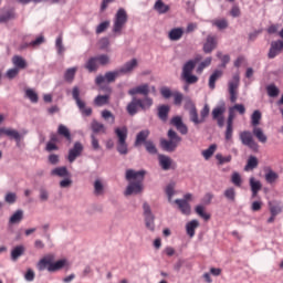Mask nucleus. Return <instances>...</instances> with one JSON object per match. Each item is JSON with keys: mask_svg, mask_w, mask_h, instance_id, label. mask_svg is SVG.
Here are the masks:
<instances>
[{"mask_svg": "<svg viewBox=\"0 0 283 283\" xmlns=\"http://www.w3.org/2000/svg\"><path fill=\"white\" fill-rule=\"evenodd\" d=\"M138 67V60L132 59L126 62L120 69L115 71H108L105 75H97L95 78V85H103V83H114L118 76H125V74H132L134 70Z\"/></svg>", "mask_w": 283, "mask_h": 283, "instance_id": "nucleus-1", "label": "nucleus"}, {"mask_svg": "<svg viewBox=\"0 0 283 283\" xmlns=\"http://www.w3.org/2000/svg\"><path fill=\"white\" fill-rule=\"evenodd\" d=\"M145 170H126V180L129 182L124 191V196H138L143 191V182L145 180Z\"/></svg>", "mask_w": 283, "mask_h": 283, "instance_id": "nucleus-2", "label": "nucleus"}, {"mask_svg": "<svg viewBox=\"0 0 283 283\" xmlns=\"http://www.w3.org/2000/svg\"><path fill=\"white\" fill-rule=\"evenodd\" d=\"M167 137L168 139L166 138L160 139V147L164 151L171 154L176 149H178V146L180 145V143H182V137L179 136L178 133H176V130L171 128L168 130Z\"/></svg>", "mask_w": 283, "mask_h": 283, "instance_id": "nucleus-3", "label": "nucleus"}, {"mask_svg": "<svg viewBox=\"0 0 283 283\" xmlns=\"http://www.w3.org/2000/svg\"><path fill=\"white\" fill-rule=\"evenodd\" d=\"M114 133L117 136L118 154H120V156H127L129 154V145L127 144L129 130H127V126L116 127Z\"/></svg>", "mask_w": 283, "mask_h": 283, "instance_id": "nucleus-4", "label": "nucleus"}, {"mask_svg": "<svg viewBox=\"0 0 283 283\" xmlns=\"http://www.w3.org/2000/svg\"><path fill=\"white\" fill-rule=\"evenodd\" d=\"M36 266L39 271H45L46 269L49 273H56V271H61V269L67 266V259H61L56 262H52V259L43 258L38 262Z\"/></svg>", "mask_w": 283, "mask_h": 283, "instance_id": "nucleus-5", "label": "nucleus"}, {"mask_svg": "<svg viewBox=\"0 0 283 283\" xmlns=\"http://www.w3.org/2000/svg\"><path fill=\"white\" fill-rule=\"evenodd\" d=\"M198 64V60H189L182 66L181 78L188 85H193L198 83V76L192 75L193 70H196V65Z\"/></svg>", "mask_w": 283, "mask_h": 283, "instance_id": "nucleus-6", "label": "nucleus"}, {"mask_svg": "<svg viewBox=\"0 0 283 283\" xmlns=\"http://www.w3.org/2000/svg\"><path fill=\"white\" fill-rule=\"evenodd\" d=\"M98 65H109V55L107 54H99L97 56H92L87 60L84 67L87 72H97Z\"/></svg>", "mask_w": 283, "mask_h": 283, "instance_id": "nucleus-7", "label": "nucleus"}, {"mask_svg": "<svg viewBox=\"0 0 283 283\" xmlns=\"http://www.w3.org/2000/svg\"><path fill=\"white\" fill-rule=\"evenodd\" d=\"M125 23H127V11L122 8L118 9L117 13L115 14L113 23L114 36H120L123 28H125Z\"/></svg>", "mask_w": 283, "mask_h": 283, "instance_id": "nucleus-8", "label": "nucleus"}, {"mask_svg": "<svg viewBox=\"0 0 283 283\" xmlns=\"http://www.w3.org/2000/svg\"><path fill=\"white\" fill-rule=\"evenodd\" d=\"M189 116L193 125H202V123H205V120H207V117L209 116V105L206 104L200 111V117L198 116V109L196 108V106H192L189 111Z\"/></svg>", "mask_w": 283, "mask_h": 283, "instance_id": "nucleus-9", "label": "nucleus"}, {"mask_svg": "<svg viewBox=\"0 0 283 283\" xmlns=\"http://www.w3.org/2000/svg\"><path fill=\"white\" fill-rule=\"evenodd\" d=\"M145 227L148 231H156V216L151 212V206L149 203H143Z\"/></svg>", "mask_w": 283, "mask_h": 283, "instance_id": "nucleus-10", "label": "nucleus"}, {"mask_svg": "<svg viewBox=\"0 0 283 283\" xmlns=\"http://www.w3.org/2000/svg\"><path fill=\"white\" fill-rule=\"evenodd\" d=\"M72 97L75 101L82 116H90L92 114V107H85V102L81 99V90L78 86L73 87Z\"/></svg>", "mask_w": 283, "mask_h": 283, "instance_id": "nucleus-11", "label": "nucleus"}, {"mask_svg": "<svg viewBox=\"0 0 283 283\" xmlns=\"http://www.w3.org/2000/svg\"><path fill=\"white\" fill-rule=\"evenodd\" d=\"M229 85V94L231 103H235L238 101V87H240V74H234L232 76V81L228 83Z\"/></svg>", "mask_w": 283, "mask_h": 283, "instance_id": "nucleus-12", "label": "nucleus"}, {"mask_svg": "<svg viewBox=\"0 0 283 283\" xmlns=\"http://www.w3.org/2000/svg\"><path fill=\"white\" fill-rule=\"evenodd\" d=\"M239 138L242 145H245V147H249L250 149H253V151H256L259 146L258 143H255V140L253 139V134H251V132H241Z\"/></svg>", "mask_w": 283, "mask_h": 283, "instance_id": "nucleus-13", "label": "nucleus"}, {"mask_svg": "<svg viewBox=\"0 0 283 283\" xmlns=\"http://www.w3.org/2000/svg\"><path fill=\"white\" fill-rule=\"evenodd\" d=\"M1 134H4V136H8L9 138H14L17 146L19 147V144L21 143V139L27 136L28 130L23 129L21 133H19L17 129L12 128H1Z\"/></svg>", "mask_w": 283, "mask_h": 283, "instance_id": "nucleus-14", "label": "nucleus"}, {"mask_svg": "<svg viewBox=\"0 0 283 283\" xmlns=\"http://www.w3.org/2000/svg\"><path fill=\"white\" fill-rule=\"evenodd\" d=\"M83 149H84L83 144L81 142H75L73 147L69 149V155H67L69 163H74V160H76V158H78L81 154H83Z\"/></svg>", "mask_w": 283, "mask_h": 283, "instance_id": "nucleus-15", "label": "nucleus"}, {"mask_svg": "<svg viewBox=\"0 0 283 283\" xmlns=\"http://www.w3.org/2000/svg\"><path fill=\"white\" fill-rule=\"evenodd\" d=\"M170 125L176 127L177 132H180L182 136H187V134H189V128L185 125V122H182L181 116H174L170 119Z\"/></svg>", "mask_w": 283, "mask_h": 283, "instance_id": "nucleus-16", "label": "nucleus"}, {"mask_svg": "<svg viewBox=\"0 0 283 283\" xmlns=\"http://www.w3.org/2000/svg\"><path fill=\"white\" fill-rule=\"evenodd\" d=\"M283 50V41L277 40V41H272L270 45V50L268 53V59H275L279 54L282 53Z\"/></svg>", "mask_w": 283, "mask_h": 283, "instance_id": "nucleus-17", "label": "nucleus"}, {"mask_svg": "<svg viewBox=\"0 0 283 283\" xmlns=\"http://www.w3.org/2000/svg\"><path fill=\"white\" fill-rule=\"evenodd\" d=\"M233 118H234L233 113L230 111L228 120H227V128L224 133V138L227 143L231 142L233 138Z\"/></svg>", "mask_w": 283, "mask_h": 283, "instance_id": "nucleus-18", "label": "nucleus"}, {"mask_svg": "<svg viewBox=\"0 0 283 283\" xmlns=\"http://www.w3.org/2000/svg\"><path fill=\"white\" fill-rule=\"evenodd\" d=\"M170 111L171 108L169 107V105L163 104L157 107V116L159 120H161V123H167V120H169Z\"/></svg>", "mask_w": 283, "mask_h": 283, "instance_id": "nucleus-19", "label": "nucleus"}, {"mask_svg": "<svg viewBox=\"0 0 283 283\" xmlns=\"http://www.w3.org/2000/svg\"><path fill=\"white\" fill-rule=\"evenodd\" d=\"M159 167H161L163 171H169L171 169V165H174V160L171 157L167 155H158Z\"/></svg>", "mask_w": 283, "mask_h": 283, "instance_id": "nucleus-20", "label": "nucleus"}, {"mask_svg": "<svg viewBox=\"0 0 283 283\" xmlns=\"http://www.w3.org/2000/svg\"><path fill=\"white\" fill-rule=\"evenodd\" d=\"M129 96H136V94H142V96H149V84H142L139 86L133 87L128 91Z\"/></svg>", "mask_w": 283, "mask_h": 283, "instance_id": "nucleus-21", "label": "nucleus"}, {"mask_svg": "<svg viewBox=\"0 0 283 283\" xmlns=\"http://www.w3.org/2000/svg\"><path fill=\"white\" fill-rule=\"evenodd\" d=\"M218 42L216 41V36L208 35L206 43L203 44V52L206 54H211L213 50H216Z\"/></svg>", "mask_w": 283, "mask_h": 283, "instance_id": "nucleus-22", "label": "nucleus"}, {"mask_svg": "<svg viewBox=\"0 0 283 283\" xmlns=\"http://www.w3.org/2000/svg\"><path fill=\"white\" fill-rule=\"evenodd\" d=\"M175 205H177L178 209L184 216H190L191 214V206L187 200L184 199H176Z\"/></svg>", "mask_w": 283, "mask_h": 283, "instance_id": "nucleus-23", "label": "nucleus"}, {"mask_svg": "<svg viewBox=\"0 0 283 283\" xmlns=\"http://www.w3.org/2000/svg\"><path fill=\"white\" fill-rule=\"evenodd\" d=\"M138 107H140V102L138 98L133 97L126 107V112L129 114V116H136V114H138Z\"/></svg>", "mask_w": 283, "mask_h": 283, "instance_id": "nucleus-24", "label": "nucleus"}, {"mask_svg": "<svg viewBox=\"0 0 283 283\" xmlns=\"http://www.w3.org/2000/svg\"><path fill=\"white\" fill-rule=\"evenodd\" d=\"M185 34V29L182 28H174L168 32L169 41H180Z\"/></svg>", "mask_w": 283, "mask_h": 283, "instance_id": "nucleus-25", "label": "nucleus"}, {"mask_svg": "<svg viewBox=\"0 0 283 283\" xmlns=\"http://www.w3.org/2000/svg\"><path fill=\"white\" fill-rule=\"evenodd\" d=\"M149 129H144L140 130L137 135H136V139H135V147H139V145H145V143H147V138H149Z\"/></svg>", "mask_w": 283, "mask_h": 283, "instance_id": "nucleus-26", "label": "nucleus"}, {"mask_svg": "<svg viewBox=\"0 0 283 283\" xmlns=\"http://www.w3.org/2000/svg\"><path fill=\"white\" fill-rule=\"evenodd\" d=\"M250 187L252 191V198H255L258 193L262 190V182L260 180L255 179V177L250 178Z\"/></svg>", "mask_w": 283, "mask_h": 283, "instance_id": "nucleus-27", "label": "nucleus"}, {"mask_svg": "<svg viewBox=\"0 0 283 283\" xmlns=\"http://www.w3.org/2000/svg\"><path fill=\"white\" fill-rule=\"evenodd\" d=\"M51 176H57L59 178H70V170L67 167L61 166L51 170Z\"/></svg>", "mask_w": 283, "mask_h": 283, "instance_id": "nucleus-28", "label": "nucleus"}, {"mask_svg": "<svg viewBox=\"0 0 283 283\" xmlns=\"http://www.w3.org/2000/svg\"><path fill=\"white\" fill-rule=\"evenodd\" d=\"M198 227H200V222H198V220L196 219L188 222L186 224L187 235H189V238H193V235H196V229H198Z\"/></svg>", "mask_w": 283, "mask_h": 283, "instance_id": "nucleus-29", "label": "nucleus"}, {"mask_svg": "<svg viewBox=\"0 0 283 283\" xmlns=\"http://www.w3.org/2000/svg\"><path fill=\"white\" fill-rule=\"evenodd\" d=\"M219 78H222V71L214 70L213 73L210 75L208 82L210 90H216V82L219 81Z\"/></svg>", "mask_w": 283, "mask_h": 283, "instance_id": "nucleus-30", "label": "nucleus"}, {"mask_svg": "<svg viewBox=\"0 0 283 283\" xmlns=\"http://www.w3.org/2000/svg\"><path fill=\"white\" fill-rule=\"evenodd\" d=\"M224 112H227V105L222 101L221 104L212 109V118H220L224 116Z\"/></svg>", "mask_w": 283, "mask_h": 283, "instance_id": "nucleus-31", "label": "nucleus"}, {"mask_svg": "<svg viewBox=\"0 0 283 283\" xmlns=\"http://www.w3.org/2000/svg\"><path fill=\"white\" fill-rule=\"evenodd\" d=\"M57 134L65 137L69 143H72V133H70V128H67V126L60 124L57 127Z\"/></svg>", "mask_w": 283, "mask_h": 283, "instance_id": "nucleus-32", "label": "nucleus"}, {"mask_svg": "<svg viewBox=\"0 0 283 283\" xmlns=\"http://www.w3.org/2000/svg\"><path fill=\"white\" fill-rule=\"evenodd\" d=\"M22 220H23V210L19 209L9 218V224L11 226L20 224Z\"/></svg>", "mask_w": 283, "mask_h": 283, "instance_id": "nucleus-33", "label": "nucleus"}, {"mask_svg": "<svg viewBox=\"0 0 283 283\" xmlns=\"http://www.w3.org/2000/svg\"><path fill=\"white\" fill-rule=\"evenodd\" d=\"M94 105L96 107H103V105H109V95H97L94 98Z\"/></svg>", "mask_w": 283, "mask_h": 283, "instance_id": "nucleus-34", "label": "nucleus"}, {"mask_svg": "<svg viewBox=\"0 0 283 283\" xmlns=\"http://www.w3.org/2000/svg\"><path fill=\"white\" fill-rule=\"evenodd\" d=\"M252 134H253V136H255V138L259 140V143H262V144L266 143L268 137L264 134V130H262V128L254 127L252 130Z\"/></svg>", "mask_w": 283, "mask_h": 283, "instance_id": "nucleus-35", "label": "nucleus"}, {"mask_svg": "<svg viewBox=\"0 0 283 283\" xmlns=\"http://www.w3.org/2000/svg\"><path fill=\"white\" fill-rule=\"evenodd\" d=\"M154 9L159 14H167V12H169V6L165 4V2H163V0H157L155 2Z\"/></svg>", "mask_w": 283, "mask_h": 283, "instance_id": "nucleus-36", "label": "nucleus"}, {"mask_svg": "<svg viewBox=\"0 0 283 283\" xmlns=\"http://www.w3.org/2000/svg\"><path fill=\"white\" fill-rule=\"evenodd\" d=\"M91 129H92L93 134H99V132H102V134H105V132H106L105 125L103 123H99L96 119H94L91 123Z\"/></svg>", "mask_w": 283, "mask_h": 283, "instance_id": "nucleus-37", "label": "nucleus"}, {"mask_svg": "<svg viewBox=\"0 0 283 283\" xmlns=\"http://www.w3.org/2000/svg\"><path fill=\"white\" fill-rule=\"evenodd\" d=\"M258 165H259L258 157L250 156L244 167V171H253V169L258 168Z\"/></svg>", "mask_w": 283, "mask_h": 283, "instance_id": "nucleus-38", "label": "nucleus"}, {"mask_svg": "<svg viewBox=\"0 0 283 283\" xmlns=\"http://www.w3.org/2000/svg\"><path fill=\"white\" fill-rule=\"evenodd\" d=\"M23 253H25V248L23 245H17L11 251V260H13V262L19 260V258H21V255H23Z\"/></svg>", "mask_w": 283, "mask_h": 283, "instance_id": "nucleus-39", "label": "nucleus"}, {"mask_svg": "<svg viewBox=\"0 0 283 283\" xmlns=\"http://www.w3.org/2000/svg\"><path fill=\"white\" fill-rule=\"evenodd\" d=\"M218 149V145L212 144L209 146L208 149L201 151V156H203L205 160H209L213 154H216V150Z\"/></svg>", "mask_w": 283, "mask_h": 283, "instance_id": "nucleus-40", "label": "nucleus"}, {"mask_svg": "<svg viewBox=\"0 0 283 283\" xmlns=\"http://www.w3.org/2000/svg\"><path fill=\"white\" fill-rule=\"evenodd\" d=\"M140 109H149L154 105V99L149 96H145L144 99L138 98Z\"/></svg>", "mask_w": 283, "mask_h": 283, "instance_id": "nucleus-41", "label": "nucleus"}, {"mask_svg": "<svg viewBox=\"0 0 283 283\" xmlns=\"http://www.w3.org/2000/svg\"><path fill=\"white\" fill-rule=\"evenodd\" d=\"M78 67H70L64 73V80L67 81V83H72L74 81V76H76V71Z\"/></svg>", "mask_w": 283, "mask_h": 283, "instance_id": "nucleus-42", "label": "nucleus"}, {"mask_svg": "<svg viewBox=\"0 0 283 283\" xmlns=\"http://www.w3.org/2000/svg\"><path fill=\"white\" fill-rule=\"evenodd\" d=\"M102 118H104V120H106V123H109L111 125H114L116 123V116L112 114V112L108 109L102 111Z\"/></svg>", "mask_w": 283, "mask_h": 283, "instance_id": "nucleus-43", "label": "nucleus"}, {"mask_svg": "<svg viewBox=\"0 0 283 283\" xmlns=\"http://www.w3.org/2000/svg\"><path fill=\"white\" fill-rule=\"evenodd\" d=\"M55 49L60 56L65 53V46L63 45V35H59L55 40Z\"/></svg>", "mask_w": 283, "mask_h": 283, "instance_id": "nucleus-44", "label": "nucleus"}, {"mask_svg": "<svg viewBox=\"0 0 283 283\" xmlns=\"http://www.w3.org/2000/svg\"><path fill=\"white\" fill-rule=\"evenodd\" d=\"M94 193L95 196H103V193H105V186H103L101 179L94 181Z\"/></svg>", "mask_w": 283, "mask_h": 283, "instance_id": "nucleus-45", "label": "nucleus"}, {"mask_svg": "<svg viewBox=\"0 0 283 283\" xmlns=\"http://www.w3.org/2000/svg\"><path fill=\"white\" fill-rule=\"evenodd\" d=\"M11 19H17V13L12 9L0 15V23H8Z\"/></svg>", "mask_w": 283, "mask_h": 283, "instance_id": "nucleus-46", "label": "nucleus"}, {"mask_svg": "<svg viewBox=\"0 0 283 283\" xmlns=\"http://www.w3.org/2000/svg\"><path fill=\"white\" fill-rule=\"evenodd\" d=\"M42 43H45V36L40 35L35 40L31 41L30 43H25L22 45V48H36L39 45H42Z\"/></svg>", "mask_w": 283, "mask_h": 283, "instance_id": "nucleus-47", "label": "nucleus"}, {"mask_svg": "<svg viewBox=\"0 0 283 283\" xmlns=\"http://www.w3.org/2000/svg\"><path fill=\"white\" fill-rule=\"evenodd\" d=\"M12 63L20 70H24V67H27V65H28V63L25 62V60L23 57H21V55L13 56Z\"/></svg>", "mask_w": 283, "mask_h": 283, "instance_id": "nucleus-48", "label": "nucleus"}, {"mask_svg": "<svg viewBox=\"0 0 283 283\" xmlns=\"http://www.w3.org/2000/svg\"><path fill=\"white\" fill-rule=\"evenodd\" d=\"M144 145L148 154H151L153 156H156V154H158V148H156V144H154L153 140H147Z\"/></svg>", "mask_w": 283, "mask_h": 283, "instance_id": "nucleus-49", "label": "nucleus"}, {"mask_svg": "<svg viewBox=\"0 0 283 283\" xmlns=\"http://www.w3.org/2000/svg\"><path fill=\"white\" fill-rule=\"evenodd\" d=\"M260 120H262V113L260 111H254L251 116L252 127H258V125H260Z\"/></svg>", "mask_w": 283, "mask_h": 283, "instance_id": "nucleus-50", "label": "nucleus"}, {"mask_svg": "<svg viewBox=\"0 0 283 283\" xmlns=\"http://www.w3.org/2000/svg\"><path fill=\"white\" fill-rule=\"evenodd\" d=\"M212 25H216L218 30H227L229 28V22L227 19H220V20H212Z\"/></svg>", "mask_w": 283, "mask_h": 283, "instance_id": "nucleus-51", "label": "nucleus"}, {"mask_svg": "<svg viewBox=\"0 0 283 283\" xmlns=\"http://www.w3.org/2000/svg\"><path fill=\"white\" fill-rule=\"evenodd\" d=\"M223 196L229 200V202H235V188L230 187L226 189Z\"/></svg>", "mask_w": 283, "mask_h": 283, "instance_id": "nucleus-52", "label": "nucleus"}, {"mask_svg": "<svg viewBox=\"0 0 283 283\" xmlns=\"http://www.w3.org/2000/svg\"><path fill=\"white\" fill-rule=\"evenodd\" d=\"M277 178H280V175H277V172L273 171L272 169H270L265 174V180L269 185H273V182H275V180H277Z\"/></svg>", "mask_w": 283, "mask_h": 283, "instance_id": "nucleus-53", "label": "nucleus"}, {"mask_svg": "<svg viewBox=\"0 0 283 283\" xmlns=\"http://www.w3.org/2000/svg\"><path fill=\"white\" fill-rule=\"evenodd\" d=\"M268 96L271 98H275V96L280 95V88L275 86V84H270L266 86Z\"/></svg>", "mask_w": 283, "mask_h": 283, "instance_id": "nucleus-54", "label": "nucleus"}, {"mask_svg": "<svg viewBox=\"0 0 283 283\" xmlns=\"http://www.w3.org/2000/svg\"><path fill=\"white\" fill-rule=\"evenodd\" d=\"M25 96H27V98H29V101H31L32 103H39V94H36V92H34V90L28 88V90L25 91Z\"/></svg>", "mask_w": 283, "mask_h": 283, "instance_id": "nucleus-55", "label": "nucleus"}, {"mask_svg": "<svg viewBox=\"0 0 283 283\" xmlns=\"http://www.w3.org/2000/svg\"><path fill=\"white\" fill-rule=\"evenodd\" d=\"M211 56L207 57L205 61H202L198 67H197V74H202V72H205L206 67H209V65H211Z\"/></svg>", "mask_w": 283, "mask_h": 283, "instance_id": "nucleus-56", "label": "nucleus"}, {"mask_svg": "<svg viewBox=\"0 0 283 283\" xmlns=\"http://www.w3.org/2000/svg\"><path fill=\"white\" fill-rule=\"evenodd\" d=\"M196 213L200 216L203 220H211V214L205 212V207L202 206H197L195 209Z\"/></svg>", "mask_w": 283, "mask_h": 283, "instance_id": "nucleus-57", "label": "nucleus"}, {"mask_svg": "<svg viewBox=\"0 0 283 283\" xmlns=\"http://www.w3.org/2000/svg\"><path fill=\"white\" fill-rule=\"evenodd\" d=\"M231 182L234 185V187H242V176H240V172L232 174Z\"/></svg>", "mask_w": 283, "mask_h": 283, "instance_id": "nucleus-58", "label": "nucleus"}, {"mask_svg": "<svg viewBox=\"0 0 283 283\" xmlns=\"http://www.w3.org/2000/svg\"><path fill=\"white\" fill-rule=\"evenodd\" d=\"M176 184H169L166 187V196L168 197L169 202H171V198H174L175 193H176Z\"/></svg>", "mask_w": 283, "mask_h": 283, "instance_id": "nucleus-59", "label": "nucleus"}, {"mask_svg": "<svg viewBox=\"0 0 283 283\" xmlns=\"http://www.w3.org/2000/svg\"><path fill=\"white\" fill-rule=\"evenodd\" d=\"M232 156L231 155H228V156H222V154H217L216 155V159L218 160L219 165H224L227 163H231L232 160Z\"/></svg>", "mask_w": 283, "mask_h": 283, "instance_id": "nucleus-60", "label": "nucleus"}, {"mask_svg": "<svg viewBox=\"0 0 283 283\" xmlns=\"http://www.w3.org/2000/svg\"><path fill=\"white\" fill-rule=\"evenodd\" d=\"M172 96H174V103H175V105H177V106L182 105V99L185 98V96L182 95V93L176 91V92L172 93Z\"/></svg>", "mask_w": 283, "mask_h": 283, "instance_id": "nucleus-61", "label": "nucleus"}, {"mask_svg": "<svg viewBox=\"0 0 283 283\" xmlns=\"http://www.w3.org/2000/svg\"><path fill=\"white\" fill-rule=\"evenodd\" d=\"M108 28H109V21H104L99 23L96 28V34H103V32H105V30H107Z\"/></svg>", "mask_w": 283, "mask_h": 283, "instance_id": "nucleus-62", "label": "nucleus"}, {"mask_svg": "<svg viewBox=\"0 0 283 283\" xmlns=\"http://www.w3.org/2000/svg\"><path fill=\"white\" fill-rule=\"evenodd\" d=\"M160 94L164 98H171V96H174L171 88L167 86L160 88Z\"/></svg>", "mask_w": 283, "mask_h": 283, "instance_id": "nucleus-63", "label": "nucleus"}, {"mask_svg": "<svg viewBox=\"0 0 283 283\" xmlns=\"http://www.w3.org/2000/svg\"><path fill=\"white\" fill-rule=\"evenodd\" d=\"M270 213L271 216H280L282 213V207L281 206H270Z\"/></svg>", "mask_w": 283, "mask_h": 283, "instance_id": "nucleus-64", "label": "nucleus"}]
</instances>
